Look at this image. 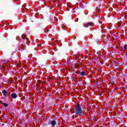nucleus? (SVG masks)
<instances>
[{
    "label": "nucleus",
    "mask_w": 127,
    "mask_h": 127,
    "mask_svg": "<svg viewBox=\"0 0 127 127\" xmlns=\"http://www.w3.org/2000/svg\"><path fill=\"white\" fill-rule=\"evenodd\" d=\"M83 110H84V108L82 107V104H76L75 108V115H77V116H84Z\"/></svg>",
    "instance_id": "nucleus-1"
},
{
    "label": "nucleus",
    "mask_w": 127,
    "mask_h": 127,
    "mask_svg": "<svg viewBox=\"0 0 127 127\" xmlns=\"http://www.w3.org/2000/svg\"><path fill=\"white\" fill-rule=\"evenodd\" d=\"M103 7V6L102 5V3H101V2H98L97 3V7L95 9L96 11H99V9H101Z\"/></svg>",
    "instance_id": "nucleus-2"
},
{
    "label": "nucleus",
    "mask_w": 127,
    "mask_h": 127,
    "mask_svg": "<svg viewBox=\"0 0 127 127\" xmlns=\"http://www.w3.org/2000/svg\"><path fill=\"white\" fill-rule=\"evenodd\" d=\"M89 26H94V23L92 22H88L87 24H83V26L84 27H88Z\"/></svg>",
    "instance_id": "nucleus-3"
},
{
    "label": "nucleus",
    "mask_w": 127,
    "mask_h": 127,
    "mask_svg": "<svg viewBox=\"0 0 127 127\" xmlns=\"http://www.w3.org/2000/svg\"><path fill=\"white\" fill-rule=\"evenodd\" d=\"M49 124L54 127V126L56 125V121L53 120L51 122V123H49Z\"/></svg>",
    "instance_id": "nucleus-4"
},
{
    "label": "nucleus",
    "mask_w": 127,
    "mask_h": 127,
    "mask_svg": "<svg viewBox=\"0 0 127 127\" xmlns=\"http://www.w3.org/2000/svg\"><path fill=\"white\" fill-rule=\"evenodd\" d=\"M110 82L112 84H116L117 83V78H113L110 80Z\"/></svg>",
    "instance_id": "nucleus-5"
},
{
    "label": "nucleus",
    "mask_w": 127,
    "mask_h": 127,
    "mask_svg": "<svg viewBox=\"0 0 127 127\" xmlns=\"http://www.w3.org/2000/svg\"><path fill=\"white\" fill-rule=\"evenodd\" d=\"M113 63L116 68H119V63L117 62V61H114Z\"/></svg>",
    "instance_id": "nucleus-6"
},
{
    "label": "nucleus",
    "mask_w": 127,
    "mask_h": 127,
    "mask_svg": "<svg viewBox=\"0 0 127 127\" xmlns=\"http://www.w3.org/2000/svg\"><path fill=\"white\" fill-rule=\"evenodd\" d=\"M96 119H97V115H93L91 116V121H96Z\"/></svg>",
    "instance_id": "nucleus-7"
},
{
    "label": "nucleus",
    "mask_w": 127,
    "mask_h": 127,
    "mask_svg": "<svg viewBox=\"0 0 127 127\" xmlns=\"http://www.w3.org/2000/svg\"><path fill=\"white\" fill-rule=\"evenodd\" d=\"M11 97L12 98V99H16V98H17V95L16 93H12L11 94Z\"/></svg>",
    "instance_id": "nucleus-8"
},
{
    "label": "nucleus",
    "mask_w": 127,
    "mask_h": 127,
    "mask_svg": "<svg viewBox=\"0 0 127 127\" xmlns=\"http://www.w3.org/2000/svg\"><path fill=\"white\" fill-rule=\"evenodd\" d=\"M2 93L3 96H6V94H7V92H6L5 90L2 91Z\"/></svg>",
    "instance_id": "nucleus-9"
},
{
    "label": "nucleus",
    "mask_w": 127,
    "mask_h": 127,
    "mask_svg": "<svg viewBox=\"0 0 127 127\" xmlns=\"http://www.w3.org/2000/svg\"><path fill=\"white\" fill-rule=\"evenodd\" d=\"M86 75V72L84 71H82L80 73V76H85Z\"/></svg>",
    "instance_id": "nucleus-10"
},
{
    "label": "nucleus",
    "mask_w": 127,
    "mask_h": 127,
    "mask_svg": "<svg viewBox=\"0 0 127 127\" xmlns=\"http://www.w3.org/2000/svg\"><path fill=\"white\" fill-rule=\"evenodd\" d=\"M22 39H26V35L22 34L21 36Z\"/></svg>",
    "instance_id": "nucleus-11"
},
{
    "label": "nucleus",
    "mask_w": 127,
    "mask_h": 127,
    "mask_svg": "<svg viewBox=\"0 0 127 127\" xmlns=\"http://www.w3.org/2000/svg\"><path fill=\"white\" fill-rule=\"evenodd\" d=\"M44 32H45V33H48L49 30L47 29V27H46L45 28H44Z\"/></svg>",
    "instance_id": "nucleus-12"
},
{
    "label": "nucleus",
    "mask_w": 127,
    "mask_h": 127,
    "mask_svg": "<svg viewBox=\"0 0 127 127\" xmlns=\"http://www.w3.org/2000/svg\"><path fill=\"white\" fill-rule=\"evenodd\" d=\"M123 50H127V45H125L123 48Z\"/></svg>",
    "instance_id": "nucleus-13"
},
{
    "label": "nucleus",
    "mask_w": 127,
    "mask_h": 127,
    "mask_svg": "<svg viewBox=\"0 0 127 127\" xmlns=\"http://www.w3.org/2000/svg\"><path fill=\"white\" fill-rule=\"evenodd\" d=\"M21 49H22V50H25V44H24V45H22V47H21Z\"/></svg>",
    "instance_id": "nucleus-14"
},
{
    "label": "nucleus",
    "mask_w": 127,
    "mask_h": 127,
    "mask_svg": "<svg viewBox=\"0 0 127 127\" xmlns=\"http://www.w3.org/2000/svg\"><path fill=\"white\" fill-rule=\"evenodd\" d=\"M2 105H4V107H8V104L4 103H1Z\"/></svg>",
    "instance_id": "nucleus-15"
},
{
    "label": "nucleus",
    "mask_w": 127,
    "mask_h": 127,
    "mask_svg": "<svg viewBox=\"0 0 127 127\" xmlns=\"http://www.w3.org/2000/svg\"><path fill=\"white\" fill-rule=\"evenodd\" d=\"M3 117L5 118V119H8V118H9L8 115H4Z\"/></svg>",
    "instance_id": "nucleus-16"
},
{
    "label": "nucleus",
    "mask_w": 127,
    "mask_h": 127,
    "mask_svg": "<svg viewBox=\"0 0 127 127\" xmlns=\"http://www.w3.org/2000/svg\"><path fill=\"white\" fill-rule=\"evenodd\" d=\"M56 19H57V18L56 17H54V18H53V19H52V21H54L56 20Z\"/></svg>",
    "instance_id": "nucleus-17"
},
{
    "label": "nucleus",
    "mask_w": 127,
    "mask_h": 127,
    "mask_svg": "<svg viewBox=\"0 0 127 127\" xmlns=\"http://www.w3.org/2000/svg\"><path fill=\"white\" fill-rule=\"evenodd\" d=\"M16 39V40H21V39L19 37H17Z\"/></svg>",
    "instance_id": "nucleus-18"
},
{
    "label": "nucleus",
    "mask_w": 127,
    "mask_h": 127,
    "mask_svg": "<svg viewBox=\"0 0 127 127\" xmlns=\"http://www.w3.org/2000/svg\"><path fill=\"white\" fill-rule=\"evenodd\" d=\"M98 22H99V23H100V24H102V23H103L102 22H101V21L98 20Z\"/></svg>",
    "instance_id": "nucleus-19"
},
{
    "label": "nucleus",
    "mask_w": 127,
    "mask_h": 127,
    "mask_svg": "<svg viewBox=\"0 0 127 127\" xmlns=\"http://www.w3.org/2000/svg\"><path fill=\"white\" fill-rule=\"evenodd\" d=\"M53 7H54L52 6V8H50V9H52V8H53Z\"/></svg>",
    "instance_id": "nucleus-20"
},
{
    "label": "nucleus",
    "mask_w": 127,
    "mask_h": 127,
    "mask_svg": "<svg viewBox=\"0 0 127 127\" xmlns=\"http://www.w3.org/2000/svg\"><path fill=\"white\" fill-rule=\"evenodd\" d=\"M125 55L127 56V53H126Z\"/></svg>",
    "instance_id": "nucleus-21"
},
{
    "label": "nucleus",
    "mask_w": 127,
    "mask_h": 127,
    "mask_svg": "<svg viewBox=\"0 0 127 127\" xmlns=\"http://www.w3.org/2000/svg\"><path fill=\"white\" fill-rule=\"evenodd\" d=\"M0 103L1 104V103H2V102H1V101L0 100Z\"/></svg>",
    "instance_id": "nucleus-22"
},
{
    "label": "nucleus",
    "mask_w": 127,
    "mask_h": 127,
    "mask_svg": "<svg viewBox=\"0 0 127 127\" xmlns=\"http://www.w3.org/2000/svg\"><path fill=\"white\" fill-rule=\"evenodd\" d=\"M26 42H27V41H26Z\"/></svg>",
    "instance_id": "nucleus-23"
},
{
    "label": "nucleus",
    "mask_w": 127,
    "mask_h": 127,
    "mask_svg": "<svg viewBox=\"0 0 127 127\" xmlns=\"http://www.w3.org/2000/svg\"><path fill=\"white\" fill-rule=\"evenodd\" d=\"M39 82L40 83V81H39Z\"/></svg>",
    "instance_id": "nucleus-24"
}]
</instances>
